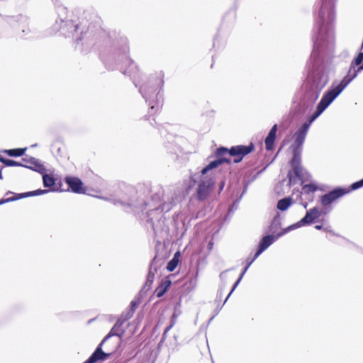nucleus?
Wrapping results in <instances>:
<instances>
[{"label": "nucleus", "mask_w": 363, "mask_h": 363, "mask_svg": "<svg viewBox=\"0 0 363 363\" xmlns=\"http://www.w3.org/2000/svg\"><path fill=\"white\" fill-rule=\"evenodd\" d=\"M253 150V145H237L232 147L230 150L225 147H220L216 152V157H219L211 162L199 173L191 176L193 182L198 183L196 195L199 200L203 201L207 198L210 190L215 184V169L223 162L230 163V160L224 157L226 154L230 156L238 157L234 160L235 163L240 162L242 157L251 152Z\"/></svg>", "instance_id": "nucleus-1"}, {"label": "nucleus", "mask_w": 363, "mask_h": 363, "mask_svg": "<svg viewBox=\"0 0 363 363\" xmlns=\"http://www.w3.org/2000/svg\"><path fill=\"white\" fill-rule=\"evenodd\" d=\"M335 0H323V4L317 21V35L314 40V48L311 58L320 49L333 45L335 40L333 21L335 19L334 3Z\"/></svg>", "instance_id": "nucleus-2"}, {"label": "nucleus", "mask_w": 363, "mask_h": 363, "mask_svg": "<svg viewBox=\"0 0 363 363\" xmlns=\"http://www.w3.org/2000/svg\"><path fill=\"white\" fill-rule=\"evenodd\" d=\"M308 131V125H302L295 133L294 142L290 147L293 152V157L291 161L292 169L287 174L290 186L295 184L303 177L304 170L301 166V152Z\"/></svg>", "instance_id": "nucleus-3"}, {"label": "nucleus", "mask_w": 363, "mask_h": 363, "mask_svg": "<svg viewBox=\"0 0 363 363\" xmlns=\"http://www.w3.org/2000/svg\"><path fill=\"white\" fill-rule=\"evenodd\" d=\"M164 74L160 73L157 77L150 79L143 84L139 90L146 102L149 103L151 111L159 109V104L162 100L161 91L164 85Z\"/></svg>", "instance_id": "nucleus-4"}, {"label": "nucleus", "mask_w": 363, "mask_h": 363, "mask_svg": "<svg viewBox=\"0 0 363 363\" xmlns=\"http://www.w3.org/2000/svg\"><path fill=\"white\" fill-rule=\"evenodd\" d=\"M307 83L312 94L318 98L322 89L328 82V76L320 67L313 65L308 67Z\"/></svg>", "instance_id": "nucleus-5"}, {"label": "nucleus", "mask_w": 363, "mask_h": 363, "mask_svg": "<svg viewBox=\"0 0 363 363\" xmlns=\"http://www.w3.org/2000/svg\"><path fill=\"white\" fill-rule=\"evenodd\" d=\"M118 49V52L121 54V60L123 64V66L121 68V72L124 74L134 77L138 72V67L128 56L129 48L126 38L121 40V45Z\"/></svg>", "instance_id": "nucleus-6"}, {"label": "nucleus", "mask_w": 363, "mask_h": 363, "mask_svg": "<svg viewBox=\"0 0 363 363\" xmlns=\"http://www.w3.org/2000/svg\"><path fill=\"white\" fill-rule=\"evenodd\" d=\"M8 23L13 28H18L20 32L18 35L23 38H30L35 30L29 19L23 16L11 17L8 19Z\"/></svg>", "instance_id": "nucleus-7"}, {"label": "nucleus", "mask_w": 363, "mask_h": 363, "mask_svg": "<svg viewBox=\"0 0 363 363\" xmlns=\"http://www.w3.org/2000/svg\"><path fill=\"white\" fill-rule=\"evenodd\" d=\"M358 74V70H354L352 75L345 76L341 82L335 85L332 84L331 87L324 94V96L326 97L328 101L331 103L342 92V91L348 86V84L354 79Z\"/></svg>", "instance_id": "nucleus-8"}, {"label": "nucleus", "mask_w": 363, "mask_h": 363, "mask_svg": "<svg viewBox=\"0 0 363 363\" xmlns=\"http://www.w3.org/2000/svg\"><path fill=\"white\" fill-rule=\"evenodd\" d=\"M321 215V211L317 208L314 207L306 211V216L301 219L298 222L288 226L284 228L279 235H283L291 230H295L300 227L310 225L317 220Z\"/></svg>", "instance_id": "nucleus-9"}, {"label": "nucleus", "mask_w": 363, "mask_h": 363, "mask_svg": "<svg viewBox=\"0 0 363 363\" xmlns=\"http://www.w3.org/2000/svg\"><path fill=\"white\" fill-rule=\"evenodd\" d=\"M78 29V26L71 20L56 21L55 30L60 31L65 35H73Z\"/></svg>", "instance_id": "nucleus-10"}, {"label": "nucleus", "mask_w": 363, "mask_h": 363, "mask_svg": "<svg viewBox=\"0 0 363 363\" xmlns=\"http://www.w3.org/2000/svg\"><path fill=\"white\" fill-rule=\"evenodd\" d=\"M350 190H346L345 189L337 188L328 194L323 195L321 197L320 203L321 205L324 207H326L331 204L333 201L344 196L347 193H348Z\"/></svg>", "instance_id": "nucleus-11"}, {"label": "nucleus", "mask_w": 363, "mask_h": 363, "mask_svg": "<svg viewBox=\"0 0 363 363\" xmlns=\"http://www.w3.org/2000/svg\"><path fill=\"white\" fill-rule=\"evenodd\" d=\"M332 103L328 99L323 96L321 100L318 103L315 112L310 117L308 122L304 123L303 125H308V128L311 123L331 104Z\"/></svg>", "instance_id": "nucleus-12"}, {"label": "nucleus", "mask_w": 363, "mask_h": 363, "mask_svg": "<svg viewBox=\"0 0 363 363\" xmlns=\"http://www.w3.org/2000/svg\"><path fill=\"white\" fill-rule=\"evenodd\" d=\"M332 103L328 99L323 96L321 100L318 103L315 112L310 117L308 122L304 123L303 125H308V128L311 123L331 104Z\"/></svg>", "instance_id": "nucleus-13"}, {"label": "nucleus", "mask_w": 363, "mask_h": 363, "mask_svg": "<svg viewBox=\"0 0 363 363\" xmlns=\"http://www.w3.org/2000/svg\"><path fill=\"white\" fill-rule=\"evenodd\" d=\"M280 233L277 237L273 235H266L262 238L259 244V247L257 252L255 255V258H257L265 250H267L277 238L280 237Z\"/></svg>", "instance_id": "nucleus-14"}, {"label": "nucleus", "mask_w": 363, "mask_h": 363, "mask_svg": "<svg viewBox=\"0 0 363 363\" xmlns=\"http://www.w3.org/2000/svg\"><path fill=\"white\" fill-rule=\"evenodd\" d=\"M27 162V164H23V167L30 169L33 171L44 174L47 170L43 163L35 157H30L29 160H23Z\"/></svg>", "instance_id": "nucleus-15"}, {"label": "nucleus", "mask_w": 363, "mask_h": 363, "mask_svg": "<svg viewBox=\"0 0 363 363\" xmlns=\"http://www.w3.org/2000/svg\"><path fill=\"white\" fill-rule=\"evenodd\" d=\"M123 324V320H118L116 322V323L114 325V326L112 328V329L111 330L109 333L104 337V339L103 340V341L101 342V344L99 345H101V347L102 345L104 343V342H106L111 336L116 335V336H118L121 337L124 333V330L121 328V327L122 326Z\"/></svg>", "instance_id": "nucleus-16"}, {"label": "nucleus", "mask_w": 363, "mask_h": 363, "mask_svg": "<svg viewBox=\"0 0 363 363\" xmlns=\"http://www.w3.org/2000/svg\"><path fill=\"white\" fill-rule=\"evenodd\" d=\"M109 356V354L102 351L101 345H99L94 353L84 363H96L99 360H104Z\"/></svg>", "instance_id": "nucleus-17"}, {"label": "nucleus", "mask_w": 363, "mask_h": 363, "mask_svg": "<svg viewBox=\"0 0 363 363\" xmlns=\"http://www.w3.org/2000/svg\"><path fill=\"white\" fill-rule=\"evenodd\" d=\"M66 183L73 192L81 193L82 191V182L77 177H67Z\"/></svg>", "instance_id": "nucleus-18"}, {"label": "nucleus", "mask_w": 363, "mask_h": 363, "mask_svg": "<svg viewBox=\"0 0 363 363\" xmlns=\"http://www.w3.org/2000/svg\"><path fill=\"white\" fill-rule=\"evenodd\" d=\"M277 130V125H274L271 128L268 135L265 138V146L267 150H271L273 148L274 143L276 138Z\"/></svg>", "instance_id": "nucleus-19"}, {"label": "nucleus", "mask_w": 363, "mask_h": 363, "mask_svg": "<svg viewBox=\"0 0 363 363\" xmlns=\"http://www.w3.org/2000/svg\"><path fill=\"white\" fill-rule=\"evenodd\" d=\"M114 205H121L125 209L130 208L132 211H135L138 208V205L135 203V201L132 199L128 201L125 200H112Z\"/></svg>", "instance_id": "nucleus-20"}, {"label": "nucleus", "mask_w": 363, "mask_h": 363, "mask_svg": "<svg viewBox=\"0 0 363 363\" xmlns=\"http://www.w3.org/2000/svg\"><path fill=\"white\" fill-rule=\"evenodd\" d=\"M50 191V190L46 189H38L35 191H28L26 193L18 194H16L15 196H13L12 198H16L15 201L20 199H23L29 196H39L43 195Z\"/></svg>", "instance_id": "nucleus-21"}, {"label": "nucleus", "mask_w": 363, "mask_h": 363, "mask_svg": "<svg viewBox=\"0 0 363 363\" xmlns=\"http://www.w3.org/2000/svg\"><path fill=\"white\" fill-rule=\"evenodd\" d=\"M292 204V199L286 197L279 200L277 203V208L281 211H284L289 208Z\"/></svg>", "instance_id": "nucleus-22"}, {"label": "nucleus", "mask_w": 363, "mask_h": 363, "mask_svg": "<svg viewBox=\"0 0 363 363\" xmlns=\"http://www.w3.org/2000/svg\"><path fill=\"white\" fill-rule=\"evenodd\" d=\"M170 284L171 281L169 280L163 281L155 290L157 296L162 297L165 294Z\"/></svg>", "instance_id": "nucleus-23"}, {"label": "nucleus", "mask_w": 363, "mask_h": 363, "mask_svg": "<svg viewBox=\"0 0 363 363\" xmlns=\"http://www.w3.org/2000/svg\"><path fill=\"white\" fill-rule=\"evenodd\" d=\"M41 174L43 175V182L45 187L50 188L55 186V180L52 176L46 174V172Z\"/></svg>", "instance_id": "nucleus-24"}, {"label": "nucleus", "mask_w": 363, "mask_h": 363, "mask_svg": "<svg viewBox=\"0 0 363 363\" xmlns=\"http://www.w3.org/2000/svg\"><path fill=\"white\" fill-rule=\"evenodd\" d=\"M26 148H17V149H11L6 150L4 152L6 153L10 157H20L24 155Z\"/></svg>", "instance_id": "nucleus-25"}, {"label": "nucleus", "mask_w": 363, "mask_h": 363, "mask_svg": "<svg viewBox=\"0 0 363 363\" xmlns=\"http://www.w3.org/2000/svg\"><path fill=\"white\" fill-rule=\"evenodd\" d=\"M0 162L7 167H23L21 163L4 157H0Z\"/></svg>", "instance_id": "nucleus-26"}, {"label": "nucleus", "mask_w": 363, "mask_h": 363, "mask_svg": "<svg viewBox=\"0 0 363 363\" xmlns=\"http://www.w3.org/2000/svg\"><path fill=\"white\" fill-rule=\"evenodd\" d=\"M249 268V267L247 265L245 267V268L244 269L243 272H242V274H240L239 279H238V281L235 283L233 289H231L230 292L229 293V294L228 295V296L226 297L225 300V302L227 301V300L228 299V298L230 297V296L231 295V294L233 292V291L235 289V288L238 286V285L239 284L240 281H241V279H242L245 273L247 272V269Z\"/></svg>", "instance_id": "nucleus-27"}, {"label": "nucleus", "mask_w": 363, "mask_h": 363, "mask_svg": "<svg viewBox=\"0 0 363 363\" xmlns=\"http://www.w3.org/2000/svg\"><path fill=\"white\" fill-rule=\"evenodd\" d=\"M179 262V259L173 257L167 264V269L169 272H172L175 269Z\"/></svg>", "instance_id": "nucleus-28"}, {"label": "nucleus", "mask_w": 363, "mask_h": 363, "mask_svg": "<svg viewBox=\"0 0 363 363\" xmlns=\"http://www.w3.org/2000/svg\"><path fill=\"white\" fill-rule=\"evenodd\" d=\"M317 190V186L313 184H306L303 186V191L305 193H313Z\"/></svg>", "instance_id": "nucleus-29"}, {"label": "nucleus", "mask_w": 363, "mask_h": 363, "mask_svg": "<svg viewBox=\"0 0 363 363\" xmlns=\"http://www.w3.org/2000/svg\"><path fill=\"white\" fill-rule=\"evenodd\" d=\"M363 63V52H359L357 57L352 62L354 66L360 65Z\"/></svg>", "instance_id": "nucleus-30"}, {"label": "nucleus", "mask_w": 363, "mask_h": 363, "mask_svg": "<svg viewBox=\"0 0 363 363\" xmlns=\"http://www.w3.org/2000/svg\"><path fill=\"white\" fill-rule=\"evenodd\" d=\"M363 186V179L359 182H354L351 186V190H356Z\"/></svg>", "instance_id": "nucleus-31"}, {"label": "nucleus", "mask_w": 363, "mask_h": 363, "mask_svg": "<svg viewBox=\"0 0 363 363\" xmlns=\"http://www.w3.org/2000/svg\"><path fill=\"white\" fill-rule=\"evenodd\" d=\"M15 199L16 198H11V197L7 198V199H2L0 200V205L13 201H15Z\"/></svg>", "instance_id": "nucleus-32"}, {"label": "nucleus", "mask_w": 363, "mask_h": 363, "mask_svg": "<svg viewBox=\"0 0 363 363\" xmlns=\"http://www.w3.org/2000/svg\"><path fill=\"white\" fill-rule=\"evenodd\" d=\"M354 70H357L355 69V66L351 63L350 65V69L348 71V73H347V76H351L352 75L353 72H354Z\"/></svg>", "instance_id": "nucleus-33"}, {"label": "nucleus", "mask_w": 363, "mask_h": 363, "mask_svg": "<svg viewBox=\"0 0 363 363\" xmlns=\"http://www.w3.org/2000/svg\"><path fill=\"white\" fill-rule=\"evenodd\" d=\"M153 279H154V274L152 273V272L150 270L147 275V281L152 282Z\"/></svg>", "instance_id": "nucleus-34"}, {"label": "nucleus", "mask_w": 363, "mask_h": 363, "mask_svg": "<svg viewBox=\"0 0 363 363\" xmlns=\"http://www.w3.org/2000/svg\"><path fill=\"white\" fill-rule=\"evenodd\" d=\"M257 258H255V257L250 260V261H248V263H247V266L250 267L252 262L256 259Z\"/></svg>", "instance_id": "nucleus-35"}, {"label": "nucleus", "mask_w": 363, "mask_h": 363, "mask_svg": "<svg viewBox=\"0 0 363 363\" xmlns=\"http://www.w3.org/2000/svg\"><path fill=\"white\" fill-rule=\"evenodd\" d=\"M172 327V325H169V327H167L164 332V335H165L167 334V333L171 329V328Z\"/></svg>", "instance_id": "nucleus-36"}, {"label": "nucleus", "mask_w": 363, "mask_h": 363, "mask_svg": "<svg viewBox=\"0 0 363 363\" xmlns=\"http://www.w3.org/2000/svg\"><path fill=\"white\" fill-rule=\"evenodd\" d=\"M315 228L317 229V230H321V229H323V226L320 225H316L315 226Z\"/></svg>", "instance_id": "nucleus-37"}, {"label": "nucleus", "mask_w": 363, "mask_h": 363, "mask_svg": "<svg viewBox=\"0 0 363 363\" xmlns=\"http://www.w3.org/2000/svg\"><path fill=\"white\" fill-rule=\"evenodd\" d=\"M362 69H363V62L362 65L357 69L358 70V72H360Z\"/></svg>", "instance_id": "nucleus-38"}, {"label": "nucleus", "mask_w": 363, "mask_h": 363, "mask_svg": "<svg viewBox=\"0 0 363 363\" xmlns=\"http://www.w3.org/2000/svg\"><path fill=\"white\" fill-rule=\"evenodd\" d=\"M179 255H180L179 252H176V253L174 254V257H177V258H178V257H179Z\"/></svg>", "instance_id": "nucleus-39"}, {"label": "nucleus", "mask_w": 363, "mask_h": 363, "mask_svg": "<svg viewBox=\"0 0 363 363\" xmlns=\"http://www.w3.org/2000/svg\"><path fill=\"white\" fill-rule=\"evenodd\" d=\"M223 186H224V182H223L221 183V185H220V190L223 188Z\"/></svg>", "instance_id": "nucleus-40"}, {"label": "nucleus", "mask_w": 363, "mask_h": 363, "mask_svg": "<svg viewBox=\"0 0 363 363\" xmlns=\"http://www.w3.org/2000/svg\"><path fill=\"white\" fill-rule=\"evenodd\" d=\"M3 179L2 172H1V171H0V179Z\"/></svg>", "instance_id": "nucleus-41"}, {"label": "nucleus", "mask_w": 363, "mask_h": 363, "mask_svg": "<svg viewBox=\"0 0 363 363\" xmlns=\"http://www.w3.org/2000/svg\"><path fill=\"white\" fill-rule=\"evenodd\" d=\"M131 304H132V306H135V303L133 301L131 302Z\"/></svg>", "instance_id": "nucleus-42"}, {"label": "nucleus", "mask_w": 363, "mask_h": 363, "mask_svg": "<svg viewBox=\"0 0 363 363\" xmlns=\"http://www.w3.org/2000/svg\"><path fill=\"white\" fill-rule=\"evenodd\" d=\"M52 1H55V2L58 1V0H52Z\"/></svg>", "instance_id": "nucleus-43"}]
</instances>
